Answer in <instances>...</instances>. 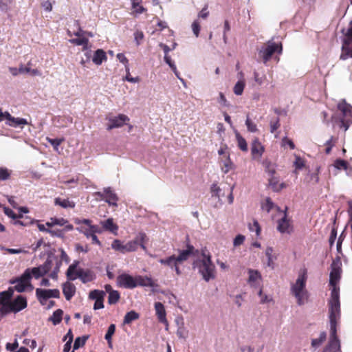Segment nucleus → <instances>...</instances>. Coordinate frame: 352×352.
<instances>
[{
    "label": "nucleus",
    "mask_w": 352,
    "mask_h": 352,
    "mask_svg": "<svg viewBox=\"0 0 352 352\" xmlns=\"http://www.w3.org/2000/svg\"><path fill=\"white\" fill-rule=\"evenodd\" d=\"M198 250H195L194 246L188 244L186 250H179V255H172L165 258H161L159 262L164 265L168 266L170 268H174L176 274L179 275L181 271L179 267V264L187 261L192 255H195Z\"/></svg>",
    "instance_id": "obj_1"
},
{
    "label": "nucleus",
    "mask_w": 352,
    "mask_h": 352,
    "mask_svg": "<svg viewBox=\"0 0 352 352\" xmlns=\"http://www.w3.org/2000/svg\"><path fill=\"white\" fill-rule=\"evenodd\" d=\"M202 258L195 260L192 263L193 268H197L203 279L208 282L215 278V266L212 262L211 256L206 254L205 251L201 252Z\"/></svg>",
    "instance_id": "obj_2"
},
{
    "label": "nucleus",
    "mask_w": 352,
    "mask_h": 352,
    "mask_svg": "<svg viewBox=\"0 0 352 352\" xmlns=\"http://www.w3.org/2000/svg\"><path fill=\"white\" fill-rule=\"evenodd\" d=\"M78 261H74L67 270L66 276L68 280H74L79 278L83 283L91 282L96 278L95 274L90 270L77 269Z\"/></svg>",
    "instance_id": "obj_3"
},
{
    "label": "nucleus",
    "mask_w": 352,
    "mask_h": 352,
    "mask_svg": "<svg viewBox=\"0 0 352 352\" xmlns=\"http://www.w3.org/2000/svg\"><path fill=\"white\" fill-rule=\"evenodd\" d=\"M307 278L306 272L304 271L298 275L296 283L291 287L292 293L296 298L299 305H303L308 298V292L305 289Z\"/></svg>",
    "instance_id": "obj_4"
},
{
    "label": "nucleus",
    "mask_w": 352,
    "mask_h": 352,
    "mask_svg": "<svg viewBox=\"0 0 352 352\" xmlns=\"http://www.w3.org/2000/svg\"><path fill=\"white\" fill-rule=\"evenodd\" d=\"M283 52L282 43H275L272 40L268 41L259 50L258 55L263 62L266 64L274 54H280Z\"/></svg>",
    "instance_id": "obj_5"
},
{
    "label": "nucleus",
    "mask_w": 352,
    "mask_h": 352,
    "mask_svg": "<svg viewBox=\"0 0 352 352\" xmlns=\"http://www.w3.org/2000/svg\"><path fill=\"white\" fill-rule=\"evenodd\" d=\"M338 111L342 126L346 131L352 122V106L347 103L345 100H342L338 104Z\"/></svg>",
    "instance_id": "obj_6"
},
{
    "label": "nucleus",
    "mask_w": 352,
    "mask_h": 352,
    "mask_svg": "<svg viewBox=\"0 0 352 352\" xmlns=\"http://www.w3.org/2000/svg\"><path fill=\"white\" fill-rule=\"evenodd\" d=\"M31 278L32 276H30V269L28 268L20 277L10 280V283L15 284V290L21 293L23 292L28 287H32L30 283Z\"/></svg>",
    "instance_id": "obj_7"
},
{
    "label": "nucleus",
    "mask_w": 352,
    "mask_h": 352,
    "mask_svg": "<svg viewBox=\"0 0 352 352\" xmlns=\"http://www.w3.org/2000/svg\"><path fill=\"white\" fill-rule=\"evenodd\" d=\"M74 222L77 225H80V227L77 228V230L80 232L84 234L87 238H89V236L93 233H100V230L98 226L91 225V221L87 219H76Z\"/></svg>",
    "instance_id": "obj_8"
},
{
    "label": "nucleus",
    "mask_w": 352,
    "mask_h": 352,
    "mask_svg": "<svg viewBox=\"0 0 352 352\" xmlns=\"http://www.w3.org/2000/svg\"><path fill=\"white\" fill-rule=\"evenodd\" d=\"M352 58V21L346 33V39L344 41L342 47V52L340 56L341 60H346Z\"/></svg>",
    "instance_id": "obj_9"
},
{
    "label": "nucleus",
    "mask_w": 352,
    "mask_h": 352,
    "mask_svg": "<svg viewBox=\"0 0 352 352\" xmlns=\"http://www.w3.org/2000/svg\"><path fill=\"white\" fill-rule=\"evenodd\" d=\"M36 296L40 303L44 305L45 301L50 298H58L60 297V292L58 289H43L37 288L36 289Z\"/></svg>",
    "instance_id": "obj_10"
},
{
    "label": "nucleus",
    "mask_w": 352,
    "mask_h": 352,
    "mask_svg": "<svg viewBox=\"0 0 352 352\" xmlns=\"http://www.w3.org/2000/svg\"><path fill=\"white\" fill-rule=\"evenodd\" d=\"M5 119L7 120L6 124L12 127H17L21 126V128H23V126L28 124L26 119L21 118H14L7 111L4 113L0 112V122Z\"/></svg>",
    "instance_id": "obj_11"
},
{
    "label": "nucleus",
    "mask_w": 352,
    "mask_h": 352,
    "mask_svg": "<svg viewBox=\"0 0 352 352\" xmlns=\"http://www.w3.org/2000/svg\"><path fill=\"white\" fill-rule=\"evenodd\" d=\"M117 285L118 287L125 289H134L137 287L135 276L123 273L117 277Z\"/></svg>",
    "instance_id": "obj_12"
},
{
    "label": "nucleus",
    "mask_w": 352,
    "mask_h": 352,
    "mask_svg": "<svg viewBox=\"0 0 352 352\" xmlns=\"http://www.w3.org/2000/svg\"><path fill=\"white\" fill-rule=\"evenodd\" d=\"M146 237V236L144 233H140L139 236L135 240H133L126 243L124 245L125 253L135 251L139 245L143 250H146V246L144 245Z\"/></svg>",
    "instance_id": "obj_13"
},
{
    "label": "nucleus",
    "mask_w": 352,
    "mask_h": 352,
    "mask_svg": "<svg viewBox=\"0 0 352 352\" xmlns=\"http://www.w3.org/2000/svg\"><path fill=\"white\" fill-rule=\"evenodd\" d=\"M10 308L12 313H17L25 309L28 306V301L26 297L19 295L17 296L13 300H11Z\"/></svg>",
    "instance_id": "obj_14"
},
{
    "label": "nucleus",
    "mask_w": 352,
    "mask_h": 352,
    "mask_svg": "<svg viewBox=\"0 0 352 352\" xmlns=\"http://www.w3.org/2000/svg\"><path fill=\"white\" fill-rule=\"evenodd\" d=\"M50 269L51 261L50 260H47L43 265L36 267L31 268L30 276L32 275L36 279H38L48 273Z\"/></svg>",
    "instance_id": "obj_15"
},
{
    "label": "nucleus",
    "mask_w": 352,
    "mask_h": 352,
    "mask_svg": "<svg viewBox=\"0 0 352 352\" xmlns=\"http://www.w3.org/2000/svg\"><path fill=\"white\" fill-rule=\"evenodd\" d=\"M110 124L107 126V130L122 126L129 118L124 114H119L118 116L109 119Z\"/></svg>",
    "instance_id": "obj_16"
},
{
    "label": "nucleus",
    "mask_w": 352,
    "mask_h": 352,
    "mask_svg": "<svg viewBox=\"0 0 352 352\" xmlns=\"http://www.w3.org/2000/svg\"><path fill=\"white\" fill-rule=\"evenodd\" d=\"M267 180L269 186L275 192H278L286 186L284 183H280L279 177L277 173L269 176Z\"/></svg>",
    "instance_id": "obj_17"
},
{
    "label": "nucleus",
    "mask_w": 352,
    "mask_h": 352,
    "mask_svg": "<svg viewBox=\"0 0 352 352\" xmlns=\"http://www.w3.org/2000/svg\"><path fill=\"white\" fill-rule=\"evenodd\" d=\"M265 151L264 146L259 142L258 138H255L251 146V153L254 158H260Z\"/></svg>",
    "instance_id": "obj_18"
},
{
    "label": "nucleus",
    "mask_w": 352,
    "mask_h": 352,
    "mask_svg": "<svg viewBox=\"0 0 352 352\" xmlns=\"http://www.w3.org/2000/svg\"><path fill=\"white\" fill-rule=\"evenodd\" d=\"M155 309L158 320L163 324H168L166 313L164 305L160 302L155 303Z\"/></svg>",
    "instance_id": "obj_19"
},
{
    "label": "nucleus",
    "mask_w": 352,
    "mask_h": 352,
    "mask_svg": "<svg viewBox=\"0 0 352 352\" xmlns=\"http://www.w3.org/2000/svg\"><path fill=\"white\" fill-rule=\"evenodd\" d=\"M76 290L75 285L69 281L63 284V293L67 300H70L75 295Z\"/></svg>",
    "instance_id": "obj_20"
},
{
    "label": "nucleus",
    "mask_w": 352,
    "mask_h": 352,
    "mask_svg": "<svg viewBox=\"0 0 352 352\" xmlns=\"http://www.w3.org/2000/svg\"><path fill=\"white\" fill-rule=\"evenodd\" d=\"M135 283L138 286L154 287L156 286L153 280L148 276H135Z\"/></svg>",
    "instance_id": "obj_21"
},
{
    "label": "nucleus",
    "mask_w": 352,
    "mask_h": 352,
    "mask_svg": "<svg viewBox=\"0 0 352 352\" xmlns=\"http://www.w3.org/2000/svg\"><path fill=\"white\" fill-rule=\"evenodd\" d=\"M290 227H291L290 221L287 218L286 212H285L284 217L278 221L277 230L281 233H285V232L289 233L290 232V230H289Z\"/></svg>",
    "instance_id": "obj_22"
},
{
    "label": "nucleus",
    "mask_w": 352,
    "mask_h": 352,
    "mask_svg": "<svg viewBox=\"0 0 352 352\" xmlns=\"http://www.w3.org/2000/svg\"><path fill=\"white\" fill-rule=\"evenodd\" d=\"M341 278V269L340 267H332L329 275V285L338 286V283Z\"/></svg>",
    "instance_id": "obj_23"
},
{
    "label": "nucleus",
    "mask_w": 352,
    "mask_h": 352,
    "mask_svg": "<svg viewBox=\"0 0 352 352\" xmlns=\"http://www.w3.org/2000/svg\"><path fill=\"white\" fill-rule=\"evenodd\" d=\"M103 199L109 205L117 206L118 198L110 188H107L104 190Z\"/></svg>",
    "instance_id": "obj_24"
},
{
    "label": "nucleus",
    "mask_w": 352,
    "mask_h": 352,
    "mask_svg": "<svg viewBox=\"0 0 352 352\" xmlns=\"http://www.w3.org/2000/svg\"><path fill=\"white\" fill-rule=\"evenodd\" d=\"M329 319L337 320V316L340 313V301H329Z\"/></svg>",
    "instance_id": "obj_25"
},
{
    "label": "nucleus",
    "mask_w": 352,
    "mask_h": 352,
    "mask_svg": "<svg viewBox=\"0 0 352 352\" xmlns=\"http://www.w3.org/2000/svg\"><path fill=\"white\" fill-rule=\"evenodd\" d=\"M340 345L338 338H330L328 344L325 346L323 352H338L340 351Z\"/></svg>",
    "instance_id": "obj_26"
},
{
    "label": "nucleus",
    "mask_w": 352,
    "mask_h": 352,
    "mask_svg": "<svg viewBox=\"0 0 352 352\" xmlns=\"http://www.w3.org/2000/svg\"><path fill=\"white\" fill-rule=\"evenodd\" d=\"M107 59L105 52L102 49L97 50L94 54L92 61L97 65H100Z\"/></svg>",
    "instance_id": "obj_27"
},
{
    "label": "nucleus",
    "mask_w": 352,
    "mask_h": 352,
    "mask_svg": "<svg viewBox=\"0 0 352 352\" xmlns=\"http://www.w3.org/2000/svg\"><path fill=\"white\" fill-rule=\"evenodd\" d=\"M222 162L223 165L221 166V170L226 174L230 172V170L234 169L235 168L234 164L230 158L229 153L226 155V159L225 160L222 161Z\"/></svg>",
    "instance_id": "obj_28"
},
{
    "label": "nucleus",
    "mask_w": 352,
    "mask_h": 352,
    "mask_svg": "<svg viewBox=\"0 0 352 352\" xmlns=\"http://www.w3.org/2000/svg\"><path fill=\"white\" fill-rule=\"evenodd\" d=\"M54 204L63 208H74L75 207V203L72 201H69L68 199H62L60 197H56L54 199Z\"/></svg>",
    "instance_id": "obj_29"
},
{
    "label": "nucleus",
    "mask_w": 352,
    "mask_h": 352,
    "mask_svg": "<svg viewBox=\"0 0 352 352\" xmlns=\"http://www.w3.org/2000/svg\"><path fill=\"white\" fill-rule=\"evenodd\" d=\"M139 318L140 314L138 313L133 310L130 311L125 314L124 317L123 323L124 324H129L131 323L133 321L139 319Z\"/></svg>",
    "instance_id": "obj_30"
},
{
    "label": "nucleus",
    "mask_w": 352,
    "mask_h": 352,
    "mask_svg": "<svg viewBox=\"0 0 352 352\" xmlns=\"http://www.w3.org/2000/svg\"><path fill=\"white\" fill-rule=\"evenodd\" d=\"M69 42L76 45H82V50H88L89 39L85 37H78L76 38H72L69 40Z\"/></svg>",
    "instance_id": "obj_31"
},
{
    "label": "nucleus",
    "mask_w": 352,
    "mask_h": 352,
    "mask_svg": "<svg viewBox=\"0 0 352 352\" xmlns=\"http://www.w3.org/2000/svg\"><path fill=\"white\" fill-rule=\"evenodd\" d=\"M248 274V283L252 286L254 285L257 280H261V275L257 270H249Z\"/></svg>",
    "instance_id": "obj_32"
},
{
    "label": "nucleus",
    "mask_w": 352,
    "mask_h": 352,
    "mask_svg": "<svg viewBox=\"0 0 352 352\" xmlns=\"http://www.w3.org/2000/svg\"><path fill=\"white\" fill-rule=\"evenodd\" d=\"M116 331V325L114 324H111L108 327V330L105 334L104 338L107 341L108 346L109 348H112V336Z\"/></svg>",
    "instance_id": "obj_33"
},
{
    "label": "nucleus",
    "mask_w": 352,
    "mask_h": 352,
    "mask_svg": "<svg viewBox=\"0 0 352 352\" xmlns=\"http://www.w3.org/2000/svg\"><path fill=\"white\" fill-rule=\"evenodd\" d=\"M63 315V310L58 309L53 313V315L50 318L49 320L52 322L53 324L56 325L62 321Z\"/></svg>",
    "instance_id": "obj_34"
},
{
    "label": "nucleus",
    "mask_w": 352,
    "mask_h": 352,
    "mask_svg": "<svg viewBox=\"0 0 352 352\" xmlns=\"http://www.w3.org/2000/svg\"><path fill=\"white\" fill-rule=\"evenodd\" d=\"M236 138L237 140L238 147L244 152H247L248 150V144L246 140L240 135L239 133H236Z\"/></svg>",
    "instance_id": "obj_35"
},
{
    "label": "nucleus",
    "mask_w": 352,
    "mask_h": 352,
    "mask_svg": "<svg viewBox=\"0 0 352 352\" xmlns=\"http://www.w3.org/2000/svg\"><path fill=\"white\" fill-rule=\"evenodd\" d=\"M263 166L265 167V171L267 174V177L272 175H276V166L271 162L265 160L263 162Z\"/></svg>",
    "instance_id": "obj_36"
},
{
    "label": "nucleus",
    "mask_w": 352,
    "mask_h": 352,
    "mask_svg": "<svg viewBox=\"0 0 352 352\" xmlns=\"http://www.w3.org/2000/svg\"><path fill=\"white\" fill-rule=\"evenodd\" d=\"M327 339V333L325 331H322L320 333V336L318 338L312 339L311 340V346L314 348H317L320 346Z\"/></svg>",
    "instance_id": "obj_37"
},
{
    "label": "nucleus",
    "mask_w": 352,
    "mask_h": 352,
    "mask_svg": "<svg viewBox=\"0 0 352 352\" xmlns=\"http://www.w3.org/2000/svg\"><path fill=\"white\" fill-rule=\"evenodd\" d=\"M245 87V82L243 79L239 80L234 85L233 88V91L234 94L236 96H241L244 90V88Z\"/></svg>",
    "instance_id": "obj_38"
},
{
    "label": "nucleus",
    "mask_w": 352,
    "mask_h": 352,
    "mask_svg": "<svg viewBox=\"0 0 352 352\" xmlns=\"http://www.w3.org/2000/svg\"><path fill=\"white\" fill-rule=\"evenodd\" d=\"M210 190L212 197H216L219 199L221 197L224 196V192H223L222 189L216 183L212 184Z\"/></svg>",
    "instance_id": "obj_39"
},
{
    "label": "nucleus",
    "mask_w": 352,
    "mask_h": 352,
    "mask_svg": "<svg viewBox=\"0 0 352 352\" xmlns=\"http://www.w3.org/2000/svg\"><path fill=\"white\" fill-rule=\"evenodd\" d=\"M105 292L102 290L94 289L91 291L89 295L90 299L98 300L104 299Z\"/></svg>",
    "instance_id": "obj_40"
},
{
    "label": "nucleus",
    "mask_w": 352,
    "mask_h": 352,
    "mask_svg": "<svg viewBox=\"0 0 352 352\" xmlns=\"http://www.w3.org/2000/svg\"><path fill=\"white\" fill-rule=\"evenodd\" d=\"M120 298V294L118 291L114 290L109 294L108 303L109 305L116 304Z\"/></svg>",
    "instance_id": "obj_41"
},
{
    "label": "nucleus",
    "mask_w": 352,
    "mask_h": 352,
    "mask_svg": "<svg viewBox=\"0 0 352 352\" xmlns=\"http://www.w3.org/2000/svg\"><path fill=\"white\" fill-rule=\"evenodd\" d=\"M141 3L142 0H132V8L137 14H142L146 10Z\"/></svg>",
    "instance_id": "obj_42"
},
{
    "label": "nucleus",
    "mask_w": 352,
    "mask_h": 352,
    "mask_svg": "<svg viewBox=\"0 0 352 352\" xmlns=\"http://www.w3.org/2000/svg\"><path fill=\"white\" fill-rule=\"evenodd\" d=\"M87 339H88V336H82V337L76 338L74 341V346H73L74 350L73 351L76 350V349H79L80 347L83 346L85 344ZM72 352H74V351H72Z\"/></svg>",
    "instance_id": "obj_43"
},
{
    "label": "nucleus",
    "mask_w": 352,
    "mask_h": 352,
    "mask_svg": "<svg viewBox=\"0 0 352 352\" xmlns=\"http://www.w3.org/2000/svg\"><path fill=\"white\" fill-rule=\"evenodd\" d=\"M331 298L329 301H340V288L338 286H331Z\"/></svg>",
    "instance_id": "obj_44"
},
{
    "label": "nucleus",
    "mask_w": 352,
    "mask_h": 352,
    "mask_svg": "<svg viewBox=\"0 0 352 352\" xmlns=\"http://www.w3.org/2000/svg\"><path fill=\"white\" fill-rule=\"evenodd\" d=\"M337 320L329 319L330 322V338H338L337 336Z\"/></svg>",
    "instance_id": "obj_45"
},
{
    "label": "nucleus",
    "mask_w": 352,
    "mask_h": 352,
    "mask_svg": "<svg viewBox=\"0 0 352 352\" xmlns=\"http://www.w3.org/2000/svg\"><path fill=\"white\" fill-rule=\"evenodd\" d=\"M12 170L5 167L0 168V181H6L10 179Z\"/></svg>",
    "instance_id": "obj_46"
},
{
    "label": "nucleus",
    "mask_w": 352,
    "mask_h": 352,
    "mask_svg": "<svg viewBox=\"0 0 352 352\" xmlns=\"http://www.w3.org/2000/svg\"><path fill=\"white\" fill-rule=\"evenodd\" d=\"M111 248L115 250H117V251H120V252L122 253H125V251H124V245L122 244V243L118 240V239H115L112 244H111Z\"/></svg>",
    "instance_id": "obj_47"
},
{
    "label": "nucleus",
    "mask_w": 352,
    "mask_h": 352,
    "mask_svg": "<svg viewBox=\"0 0 352 352\" xmlns=\"http://www.w3.org/2000/svg\"><path fill=\"white\" fill-rule=\"evenodd\" d=\"M334 166L339 170H346L348 168V163L346 161L341 159H337L334 162Z\"/></svg>",
    "instance_id": "obj_48"
},
{
    "label": "nucleus",
    "mask_w": 352,
    "mask_h": 352,
    "mask_svg": "<svg viewBox=\"0 0 352 352\" xmlns=\"http://www.w3.org/2000/svg\"><path fill=\"white\" fill-rule=\"evenodd\" d=\"M103 227L104 229L113 231L118 229L117 226H116L113 223L112 219H108L105 221L103 222Z\"/></svg>",
    "instance_id": "obj_49"
},
{
    "label": "nucleus",
    "mask_w": 352,
    "mask_h": 352,
    "mask_svg": "<svg viewBox=\"0 0 352 352\" xmlns=\"http://www.w3.org/2000/svg\"><path fill=\"white\" fill-rule=\"evenodd\" d=\"M245 125L250 132L254 133L258 131L256 124L248 116L245 120Z\"/></svg>",
    "instance_id": "obj_50"
},
{
    "label": "nucleus",
    "mask_w": 352,
    "mask_h": 352,
    "mask_svg": "<svg viewBox=\"0 0 352 352\" xmlns=\"http://www.w3.org/2000/svg\"><path fill=\"white\" fill-rule=\"evenodd\" d=\"M125 70H126V76H125L126 80H127L128 82H133V83L138 82L140 81L139 77L133 78L131 76L130 69H129V65H126Z\"/></svg>",
    "instance_id": "obj_51"
},
{
    "label": "nucleus",
    "mask_w": 352,
    "mask_h": 352,
    "mask_svg": "<svg viewBox=\"0 0 352 352\" xmlns=\"http://www.w3.org/2000/svg\"><path fill=\"white\" fill-rule=\"evenodd\" d=\"M274 204L270 198H267L265 199V203H263L261 206V208L263 210L266 211L267 212H270V210L273 208Z\"/></svg>",
    "instance_id": "obj_52"
},
{
    "label": "nucleus",
    "mask_w": 352,
    "mask_h": 352,
    "mask_svg": "<svg viewBox=\"0 0 352 352\" xmlns=\"http://www.w3.org/2000/svg\"><path fill=\"white\" fill-rule=\"evenodd\" d=\"M294 166L296 170H300L305 166V160L300 156H296Z\"/></svg>",
    "instance_id": "obj_53"
},
{
    "label": "nucleus",
    "mask_w": 352,
    "mask_h": 352,
    "mask_svg": "<svg viewBox=\"0 0 352 352\" xmlns=\"http://www.w3.org/2000/svg\"><path fill=\"white\" fill-rule=\"evenodd\" d=\"M164 60L165 62L170 66V67L173 69L175 75L179 77L178 72L177 71V68L174 63L172 61L171 58L168 54L164 55Z\"/></svg>",
    "instance_id": "obj_54"
},
{
    "label": "nucleus",
    "mask_w": 352,
    "mask_h": 352,
    "mask_svg": "<svg viewBox=\"0 0 352 352\" xmlns=\"http://www.w3.org/2000/svg\"><path fill=\"white\" fill-rule=\"evenodd\" d=\"M249 229L252 232H255L256 234V236H258L260 234L261 230L258 222L256 220H254L252 224H250Z\"/></svg>",
    "instance_id": "obj_55"
},
{
    "label": "nucleus",
    "mask_w": 352,
    "mask_h": 352,
    "mask_svg": "<svg viewBox=\"0 0 352 352\" xmlns=\"http://www.w3.org/2000/svg\"><path fill=\"white\" fill-rule=\"evenodd\" d=\"M176 333L179 338L186 339L188 337V331L182 326L177 329Z\"/></svg>",
    "instance_id": "obj_56"
},
{
    "label": "nucleus",
    "mask_w": 352,
    "mask_h": 352,
    "mask_svg": "<svg viewBox=\"0 0 352 352\" xmlns=\"http://www.w3.org/2000/svg\"><path fill=\"white\" fill-rule=\"evenodd\" d=\"M3 211H4V213L8 217H9L13 219H16L18 218H21L23 217L21 214L17 215L12 209L7 208V207L4 208Z\"/></svg>",
    "instance_id": "obj_57"
},
{
    "label": "nucleus",
    "mask_w": 352,
    "mask_h": 352,
    "mask_svg": "<svg viewBox=\"0 0 352 352\" xmlns=\"http://www.w3.org/2000/svg\"><path fill=\"white\" fill-rule=\"evenodd\" d=\"M191 27H192V32H193L195 36L196 37H198L199 35L200 29H201V26H200V23H199V21L195 20L192 22Z\"/></svg>",
    "instance_id": "obj_58"
},
{
    "label": "nucleus",
    "mask_w": 352,
    "mask_h": 352,
    "mask_svg": "<svg viewBox=\"0 0 352 352\" xmlns=\"http://www.w3.org/2000/svg\"><path fill=\"white\" fill-rule=\"evenodd\" d=\"M336 237H337V228L335 226H333L331 229V234H330L329 239V243L330 248H331L333 245L334 242L336 239Z\"/></svg>",
    "instance_id": "obj_59"
},
{
    "label": "nucleus",
    "mask_w": 352,
    "mask_h": 352,
    "mask_svg": "<svg viewBox=\"0 0 352 352\" xmlns=\"http://www.w3.org/2000/svg\"><path fill=\"white\" fill-rule=\"evenodd\" d=\"M25 74H30L31 76H41V73L38 69H32L30 67L25 65L24 67Z\"/></svg>",
    "instance_id": "obj_60"
},
{
    "label": "nucleus",
    "mask_w": 352,
    "mask_h": 352,
    "mask_svg": "<svg viewBox=\"0 0 352 352\" xmlns=\"http://www.w3.org/2000/svg\"><path fill=\"white\" fill-rule=\"evenodd\" d=\"M1 307H0V313L2 314L3 316L12 313L10 308L9 302L5 304H1Z\"/></svg>",
    "instance_id": "obj_61"
},
{
    "label": "nucleus",
    "mask_w": 352,
    "mask_h": 352,
    "mask_svg": "<svg viewBox=\"0 0 352 352\" xmlns=\"http://www.w3.org/2000/svg\"><path fill=\"white\" fill-rule=\"evenodd\" d=\"M280 121L279 118H276L275 120L270 121V131L271 133H274L279 127H280Z\"/></svg>",
    "instance_id": "obj_62"
},
{
    "label": "nucleus",
    "mask_w": 352,
    "mask_h": 352,
    "mask_svg": "<svg viewBox=\"0 0 352 352\" xmlns=\"http://www.w3.org/2000/svg\"><path fill=\"white\" fill-rule=\"evenodd\" d=\"M208 6L206 4L205 6L202 8V10L198 14V18L206 19L209 16V11L208 10Z\"/></svg>",
    "instance_id": "obj_63"
},
{
    "label": "nucleus",
    "mask_w": 352,
    "mask_h": 352,
    "mask_svg": "<svg viewBox=\"0 0 352 352\" xmlns=\"http://www.w3.org/2000/svg\"><path fill=\"white\" fill-rule=\"evenodd\" d=\"M282 146H285L288 145L291 150H294L295 148V144L291 139H289L287 137H284L282 139Z\"/></svg>",
    "instance_id": "obj_64"
}]
</instances>
